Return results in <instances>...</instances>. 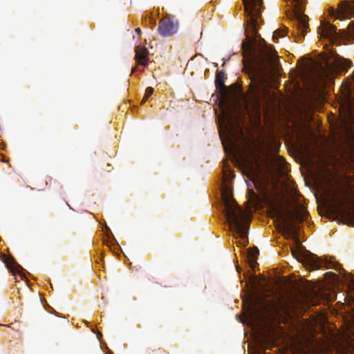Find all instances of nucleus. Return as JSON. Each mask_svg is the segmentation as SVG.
I'll return each instance as SVG.
<instances>
[{"label":"nucleus","instance_id":"18","mask_svg":"<svg viewBox=\"0 0 354 354\" xmlns=\"http://www.w3.org/2000/svg\"><path fill=\"white\" fill-rule=\"evenodd\" d=\"M343 203H344V200L343 199H338V201H337V205H339V207H342V205H343Z\"/></svg>","mask_w":354,"mask_h":354},{"label":"nucleus","instance_id":"19","mask_svg":"<svg viewBox=\"0 0 354 354\" xmlns=\"http://www.w3.org/2000/svg\"><path fill=\"white\" fill-rule=\"evenodd\" d=\"M136 32L138 33V34H140L141 32V30L140 28H137L136 30Z\"/></svg>","mask_w":354,"mask_h":354},{"label":"nucleus","instance_id":"5","mask_svg":"<svg viewBox=\"0 0 354 354\" xmlns=\"http://www.w3.org/2000/svg\"><path fill=\"white\" fill-rule=\"evenodd\" d=\"M233 178L231 171H223V182L221 188L222 198L225 204V217L231 230L239 235L245 246L248 243V230L249 221L245 212L234 201L230 187V180Z\"/></svg>","mask_w":354,"mask_h":354},{"label":"nucleus","instance_id":"4","mask_svg":"<svg viewBox=\"0 0 354 354\" xmlns=\"http://www.w3.org/2000/svg\"><path fill=\"white\" fill-rule=\"evenodd\" d=\"M244 69L252 82H262L267 73L278 70V57L275 51L264 41L248 37L242 44Z\"/></svg>","mask_w":354,"mask_h":354},{"label":"nucleus","instance_id":"3","mask_svg":"<svg viewBox=\"0 0 354 354\" xmlns=\"http://www.w3.org/2000/svg\"><path fill=\"white\" fill-rule=\"evenodd\" d=\"M306 214L304 207L300 205H288L285 207L274 209V216L279 222L283 235L292 237L295 243V247L291 249L293 257L305 267L311 270H317L325 265V262L316 255L304 249L299 239L296 236L297 228L292 223L295 221L303 220Z\"/></svg>","mask_w":354,"mask_h":354},{"label":"nucleus","instance_id":"12","mask_svg":"<svg viewBox=\"0 0 354 354\" xmlns=\"http://www.w3.org/2000/svg\"><path fill=\"white\" fill-rule=\"evenodd\" d=\"M149 51L145 46H138L136 48V59L141 65H147L148 62Z\"/></svg>","mask_w":354,"mask_h":354},{"label":"nucleus","instance_id":"10","mask_svg":"<svg viewBox=\"0 0 354 354\" xmlns=\"http://www.w3.org/2000/svg\"><path fill=\"white\" fill-rule=\"evenodd\" d=\"M329 14L337 19L344 20L351 18L354 15V10L348 1H342L338 6V10L331 8Z\"/></svg>","mask_w":354,"mask_h":354},{"label":"nucleus","instance_id":"1","mask_svg":"<svg viewBox=\"0 0 354 354\" xmlns=\"http://www.w3.org/2000/svg\"><path fill=\"white\" fill-rule=\"evenodd\" d=\"M216 84L221 88L224 98L220 102L221 113L217 116L219 136L226 152L238 153L241 149L237 142L245 140L241 128L242 117L247 115L249 118H257L260 116L261 88L252 86L248 100L245 99L241 105L240 102L227 99L223 91L224 82L220 73L216 75Z\"/></svg>","mask_w":354,"mask_h":354},{"label":"nucleus","instance_id":"7","mask_svg":"<svg viewBox=\"0 0 354 354\" xmlns=\"http://www.w3.org/2000/svg\"><path fill=\"white\" fill-rule=\"evenodd\" d=\"M354 88V71L352 75ZM339 116L342 123L345 126L346 131H349L350 125L354 124V98H348L341 104L339 108Z\"/></svg>","mask_w":354,"mask_h":354},{"label":"nucleus","instance_id":"16","mask_svg":"<svg viewBox=\"0 0 354 354\" xmlns=\"http://www.w3.org/2000/svg\"><path fill=\"white\" fill-rule=\"evenodd\" d=\"M5 263L6 264L7 267L12 270L14 268L15 264H16L13 258H8V259H6Z\"/></svg>","mask_w":354,"mask_h":354},{"label":"nucleus","instance_id":"9","mask_svg":"<svg viewBox=\"0 0 354 354\" xmlns=\"http://www.w3.org/2000/svg\"><path fill=\"white\" fill-rule=\"evenodd\" d=\"M178 21L174 17L162 18L158 26V32L163 37H170L178 32Z\"/></svg>","mask_w":354,"mask_h":354},{"label":"nucleus","instance_id":"20","mask_svg":"<svg viewBox=\"0 0 354 354\" xmlns=\"http://www.w3.org/2000/svg\"><path fill=\"white\" fill-rule=\"evenodd\" d=\"M313 305H316V304H317V302H316V301H313Z\"/></svg>","mask_w":354,"mask_h":354},{"label":"nucleus","instance_id":"21","mask_svg":"<svg viewBox=\"0 0 354 354\" xmlns=\"http://www.w3.org/2000/svg\"><path fill=\"white\" fill-rule=\"evenodd\" d=\"M135 71H136V68H133L132 69V72H134Z\"/></svg>","mask_w":354,"mask_h":354},{"label":"nucleus","instance_id":"17","mask_svg":"<svg viewBox=\"0 0 354 354\" xmlns=\"http://www.w3.org/2000/svg\"><path fill=\"white\" fill-rule=\"evenodd\" d=\"M153 92V89L151 87H148L145 91V94L142 102H144L148 97H149Z\"/></svg>","mask_w":354,"mask_h":354},{"label":"nucleus","instance_id":"14","mask_svg":"<svg viewBox=\"0 0 354 354\" xmlns=\"http://www.w3.org/2000/svg\"><path fill=\"white\" fill-rule=\"evenodd\" d=\"M346 37L354 39V21H351L348 26Z\"/></svg>","mask_w":354,"mask_h":354},{"label":"nucleus","instance_id":"13","mask_svg":"<svg viewBox=\"0 0 354 354\" xmlns=\"http://www.w3.org/2000/svg\"><path fill=\"white\" fill-rule=\"evenodd\" d=\"M259 250L257 248L249 249L247 252V259L250 266L254 268L258 258Z\"/></svg>","mask_w":354,"mask_h":354},{"label":"nucleus","instance_id":"22","mask_svg":"<svg viewBox=\"0 0 354 354\" xmlns=\"http://www.w3.org/2000/svg\"><path fill=\"white\" fill-rule=\"evenodd\" d=\"M280 167H282V163L280 162Z\"/></svg>","mask_w":354,"mask_h":354},{"label":"nucleus","instance_id":"8","mask_svg":"<svg viewBox=\"0 0 354 354\" xmlns=\"http://www.w3.org/2000/svg\"><path fill=\"white\" fill-rule=\"evenodd\" d=\"M245 10L248 17L250 19V23L252 25V28L254 29L253 32H254L255 27L257 24V17L261 13V10L262 8L263 0H243Z\"/></svg>","mask_w":354,"mask_h":354},{"label":"nucleus","instance_id":"15","mask_svg":"<svg viewBox=\"0 0 354 354\" xmlns=\"http://www.w3.org/2000/svg\"><path fill=\"white\" fill-rule=\"evenodd\" d=\"M286 36V30H277L273 32L272 38L274 39H277L279 38H282Z\"/></svg>","mask_w":354,"mask_h":354},{"label":"nucleus","instance_id":"11","mask_svg":"<svg viewBox=\"0 0 354 354\" xmlns=\"http://www.w3.org/2000/svg\"><path fill=\"white\" fill-rule=\"evenodd\" d=\"M319 34L322 38L328 39L331 42H335L338 38L336 28L328 23H323L320 25Z\"/></svg>","mask_w":354,"mask_h":354},{"label":"nucleus","instance_id":"2","mask_svg":"<svg viewBox=\"0 0 354 354\" xmlns=\"http://www.w3.org/2000/svg\"><path fill=\"white\" fill-rule=\"evenodd\" d=\"M299 305L300 302L291 296L277 300L266 299L259 306L256 301H252V307L245 312V316L247 322L259 332L256 337L258 348L254 349L255 354H263L264 349L275 346L277 335L268 325L283 319V315L290 316V313Z\"/></svg>","mask_w":354,"mask_h":354},{"label":"nucleus","instance_id":"6","mask_svg":"<svg viewBox=\"0 0 354 354\" xmlns=\"http://www.w3.org/2000/svg\"><path fill=\"white\" fill-rule=\"evenodd\" d=\"M352 66V62L347 59L337 55L330 50L324 57V65L317 67V76L320 80L330 79V76L341 71L347 70Z\"/></svg>","mask_w":354,"mask_h":354}]
</instances>
